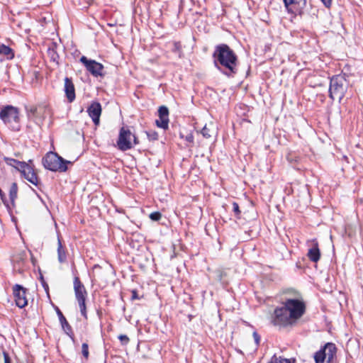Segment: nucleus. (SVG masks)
I'll return each mask as SVG.
<instances>
[{"label": "nucleus", "instance_id": "obj_1", "mask_svg": "<svg viewBox=\"0 0 363 363\" xmlns=\"http://www.w3.org/2000/svg\"><path fill=\"white\" fill-rule=\"evenodd\" d=\"M306 305L298 298H285L272 315V323L279 328L294 326L305 313Z\"/></svg>", "mask_w": 363, "mask_h": 363}, {"label": "nucleus", "instance_id": "obj_2", "mask_svg": "<svg viewBox=\"0 0 363 363\" xmlns=\"http://www.w3.org/2000/svg\"><path fill=\"white\" fill-rule=\"evenodd\" d=\"M215 67L228 77H234L238 71V59L235 52L226 44L216 46L212 55Z\"/></svg>", "mask_w": 363, "mask_h": 363}, {"label": "nucleus", "instance_id": "obj_3", "mask_svg": "<svg viewBox=\"0 0 363 363\" xmlns=\"http://www.w3.org/2000/svg\"><path fill=\"white\" fill-rule=\"evenodd\" d=\"M350 82L345 74H337L330 78L329 85V97L334 101L337 99L339 102L345 96Z\"/></svg>", "mask_w": 363, "mask_h": 363}, {"label": "nucleus", "instance_id": "obj_4", "mask_svg": "<svg viewBox=\"0 0 363 363\" xmlns=\"http://www.w3.org/2000/svg\"><path fill=\"white\" fill-rule=\"evenodd\" d=\"M67 164L71 162L64 160L57 153L50 152L43 158V164L44 167L52 172H65L67 169Z\"/></svg>", "mask_w": 363, "mask_h": 363}, {"label": "nucleus", "instance_id": "obj_5", "mask_svg": "<svg viewBox=\"0 0 363 363\" xmlns=\"http://www.w3.org/2000/svg\"><path fill=\"white\" fill-rule=\"evenodd\" d=\"M0 118L13 130H19V112L13 106H6L0 111Z\"/></svg>", "mask_w": 363, "mask_h": 363}, {"label": "nucleus", "instance_id": "obj_6", "mask_svg": "<svg viewBox=\"0 0 363 363\" xmlns=\"http://www.w3.org/2000/svg\"><path fill=\"white\" fill-rule=\"evenodd\" d=\"M337 348L332 342L326 343L314 354L315 363H330L336 355Z\"/></svg>", "mask_w": 363, "mask_h": 363}, {"label": "nucleus", "instance_id": "obj_7", "mask_svg": "<svg viewBox=\"0 0 363 363\" xmlns=\"http://www.w3.org/2000/svg\"><path fill=\"white\" fill-rule=\"evenodd\" d=\"M289 13L302 16L306 11L307 0H283Z\"/></svg>", "mask_w": 363, "mask_h": 363}, {"label": "nucleus", "instance_id": "obj_8", "mask_svg": "<svg viewBox=\"0 0 363 363\" xmlns=\"http://www.w3.org/2000/svg\"><path fill=\"white\" fill-rule=\"evenodd\" d=\"M80 62L94 77H104L105 75V73L103 72L104 67L102 64L94 60H89L85 56H82L80 58Z\"/></svg>", "mask_w": 363, "mask_h": 363}, {"label": "nucleus", "instance_id": "obj_9", "mask_svg": "<svg viewBox=\"0 0 363 363\" xmlns=\"http://www.w3.org/2000/svg\"><path fill=\"white\" fill-rule=\"evenodd\" d=\"M132 133L125 128H121L117 140V146L121 151H126L133 147Z\"/></svg>", "mask_w": 363, "mask_h": 363}, {"label": "nucleus", "instance_id": "obj_10", "mask_svg": "<svg viewBox=\"0 0 363 363\" xmlns=\"http://www.w3.org/2000/svg\"><path fill=\"white\" fill-rule=\"evenodd\" d=\"M13 291L16 306L21 308L27 306L26 289L21 285L16 284L13 286Z\"/></svg>", "mask_w": 363, "mask_h": 363}, {"label": "nucleus", "instance_id": "obj_11", "mask_svg": "<svg viewBox=\"0 0 363 363\" xmlns=\"http://www.w3.org/2000/svg\"><path fill=\"white\" fill-rule=\"evenodd\" d=\"M159 119L155 123L157 127L167 130L169 127V109L165 106H160L158 109Z\"/></svg>", "mask_w": 363, "mask_h": 363}, {"label": "nucleus", "instance_id": "obj_12", "mask_svg": "<svg viewBox=\"0 0 363 363\" xmlns=\"http://www.w3.org/2000/svg\"><path fill=\"white\" fill-rule=\"evenodd\" d=\"M101 111V105L99 102L91 103L87 108L89 116L91 118L94 123L96 125L99 124Z\"/></svg>", "mask_w": 363, "mask_h": 363}, {"label": "nucleus", "instance_id": "obj_13", "mask_svg": "<svg viewBox=\"0 0 363 363\" xmlns=\"http://www.w3.org/2000/svg\"><path fill=\"white\" fill-rule=\"evenodd\" d=\"M56 312L59 318V320L60 322V324L62 325V328L64 330V332L72 340H74V335L72 331V328L71 325L67 322V319L62 314V311L59 309L58 307H56Z\"/></svg>", "mask_w": 363, "mask_h": 363}, {"label": "nucleus", "instance_id": "obj_14", "mask_svg": "<svg viewBox=\"0 0 363 363\" xmlns=\"http://www.w3.org/2000/svg\"><path fill=\"white\" fill-rule=\"evenodd\" d=\"M74 291L77 300L86 298V290L78 277H75L74 279Z\"/></svg>", "mask_w": 363, "mask_h": 363}, {"label": "nucleus", "instance_id": "obj_15", "mask_svg": "<svg viewBox=\"0 0 363 363\" xmlns=\"http://www.w3.org/2000/svg\"><path fill=\"white\" fill-rule=\"evenodd\" d=\"M20 172L24 177V178L26 179L28 182H30V183L35 186L38 185V176L36 173L34 172L33 167H31L29 164H26V167L23 168Z\"/></svg>", "mask_w": 363, "mask_h": 363}, {"label": "nucleus", "instance_id": "obj_16", "mask_svg": "<svg viewBox=\"0 0 363 363\" xmlns=\"http://www.w3.org/2000/svg\"><path fill=\"white\" fill-rule=\"evenodd\" d=\"M65 91L68 101L72 102L76 96L74 86L70 78L65 77Z\"/></svg>", "mask_w": 363, "mask_h": 363}, {"label": "nucleus", "instance_id": "obj_17", "mask_svg": "<svg viewBox=\"0 0 363 363\" xmlns=\"http://www.w3.org/2000/svg\"><path fill=\"white\" fill-rule=\"evenodd\" d=\"M307 256L308 259L313 262H317L320 259V252L318 243L316 241H314L312 247L308 250Z\"/></svg>", "mask_w": 363, "mask_h": 363}, {"label": "nucleus", "instance_id": "obj_18", "mask_svg": "<svg viewBox=\"0 0 363 363\" xmlns=\"http://www.w3.org/2000/svg\"><path fill=\"white\" fill-rule=\"evenodd\" d=\"M57 259L60 263H64L67 260L66 250L62 246L60 236H57Z\"/></svg>", "mask_w": 363, "mask_h": 363}, {"label": "nucleus", "instance_id": "obj_19", "mask_svg": "<svg viewBox=\"0 0 363 363\" xmlns=\"http://www.w3.org/2000/svg\"><path fill=\"white\" fill-rule=\"evenodd\" d=\"M4 161L8 165L14 167L16 169H17L19 172L26 167V164H27L26 162H21L17 160L9 158V157H4Z\"/></svg>", "mask_w": 363, "mask_h": 363}, {"label": "nucleus", "instance_id": "obj_20", "mask_svg": "<svg viewBox=\"0 0 363 363\" xmlns=\"http://www.w3.org/2000/svg\"><path fill=\"white\" fill-rule=\"evenodd\" d=\"M0 55L4 56L7 60H12L14 57V51L4 44H0Z\"/></svg>", "mask_w": 363, "mask_h": 363}, {"label": "nucleus", "instance_id": "obj_21", "mask_svg": "<svg viewBox=\"0 0 363 363\" xmlns=\"http://www.w3.org/2000/svg\"><path fill=\"white\" fill-rule=\"evenodd\" d=\"M18 186L17 184L13 182L11 184L9 189V198L11 200V205L15 206V199L17 198Z\"/></svg>", "mask_w": 363, "mask_h": 363}, {"label": "nucleus", "instance_id": "obj_22", "mask_svg": "<svg viewBox=\"0 0 363 363\" xmlns=\"http://www.w3.org/2000/svg\"><path fill=\"white\" fill-rule=\"evenodd\" d=\"M79 306L80 308L81 314L87 319L86 307V298L77 300Z\"/></svg>", "mask_w": 363, "mask_h": 363}, {"label": "nucleus", "instance_id": "obj_23", "mask_svg": "<svg viewBox=\"0 0 363 363\" xmlns=\"http://www.w3.org/2000/svg\"><path fill=\"white\" fill-rule=\"evenodd\" d=\"M269 363H291V360L286 358H282L281 357H274L271 362ZM292 363H295V359L292 360Z\"/></svg>", "mask_w": 363, "mask_h": 363}, {"label": "nucleus", "instance_id": "obj_24", "mask_svg": "<svg viewBox=\"0 0 363 363\" xmlns=\"http://www.w3.org/2000/svg\"><path fill=\"white\" fill-rule=\"evenodd\" d=\"M211 130L206 125L201 130V133L205 138H210L211 137Z\"/></svg>", "mask_w": 363, "mask_h": 363}, {"label": "nucleus", "instance_id": "obj_25", "mask_svg": "<svg viewBox=\"0 0 363 363\" xmlns=\"http://www.w3.org/2000/svg\"><path fill=\"white\" fill-rule=\"evenodd\" d=\"M173 52L178 53L179 55L182 52V44L180 42H174L172 49Z\"/></svg>", "mask_w": 363, "mask_h": 363}, {"label": "nucleus", "instance_id": "obj_26", "mask_svg": "<svg viewBox=\"0 0 363 363\" xmlns=\"http://www.w3.org/2000/svg\"><path fill=\"white\" fill-rule=\"evenodd\" d=\"M233 211L235 213V216L237 218H240V213H241V211L240 210V208H239V206H238V203H236V202H233Z\"/></svg>", "mask_w": 363, "mask_h": 363}, {"label": "nucleus", "instance_id": "obj_27", "mask_svg": "<svg viewBox=\"0 0 363 363\" xmlns=\"http://www.w3.org/2000/svg\"><path fill=\"white\" fill-rule=\"evenodd\" d=\"M150 218L154 221H158L162 218V214L159 211H155L150 214Z\"/></svg>", "mask_w": 363, "mask_h": 363}, {"label": "nucleus", "instance_id": "obj_28", "mask_svg": "<svg viewBox=\"0 0 363 363\" xmlns=\"http://www.w3.org/2000/svg\"><path fill=\"white\" fill-rule=\"evenodd\" d=\"M146 134L150 140H157L158 139V134L154 130L147 131Z\"/></svg>", "mask_w": 363, "mask_h": 363}, {"label": "nucleus", "instance_id": "obj_29", "mask_svg": "<svg viewBox=\"0 0 363 363\" xmlns=\"http://www.w3.org/2000/svg\"><path fill=\"white\" fill-rule=\"evenodd\" d=\"M82 355L87 359L89 357V345L87 343H83L82 345Z\"/></svg>", "mask_w": 363, "mask_h": 363}, {"label": "nucleus", "instance_id": "obj_30", "mask_svg": "<svg viewBox=\"0 0 363 363\" xmlns=\"http://www.w3.org/2000/svg\"><path fill=\"white\" fill-rule=\"evenodd\" d=\"M118 339L121 341V345H126L128 344L130 339L126 335H120Z\"/></svg>", "mask_w": 363, "mask_h": 363}, {"label": "nucleus", "instance_id": "obj_31", "mask_svg": "<svg viewBox=\"0 0 363 363\" xmlns=\"http://www.w3.org/2000/svg\"><path fill=\"white\" fill-rule=\"evenodd\" d=\"M49 52V55L50 56V58L52 61L54 62H57L58 58H59V55H57V53L54 50V49H49L48 50Z\"/></svg>", "mask_w": 363, "mask_h": 363}, {"label": "nucleus", "instance_id": "obj_32", "mask_svg": "<svg viewBox=\"0 0 363 363\" xmlns=\"http://www.w3.org/2000/svg\"><path fill=\"white\" fill-rule=\"evenodd\" d=\"M252 336L256 344V346H258L260 343V335L256 331H254L252 333Z\"/></svg>", "mask_w": 363, "mask_h": 363}, {"label": "nucleus", "instance_id": "obj_33", "mask_svg": "<svg viewBox=\"0 0 363 363\" xmlns=\"http://www.w3.org/2000/svg\"><path fill=\"white\" fill-rule=\"evenodd\" d=\"M37 110H38V108L36 106H31L29 109L27 110L28 116H35V114L37 113Z\"/></svg>", "mask_w": 363, "mask_h": 363}, {"label": "nucleus", "instance_id": "obj_34", "mask_svg": "<svg viewBox=\"0 0 363 363\" xmlns=\"http://www.w3.org/2000/svg\"><path fill=\"white\" fill-rule=\"evenodd\" d=\"M3 355L4 359V363H11V359L7 352L3 351Z\"/></svg>", "mask_w": 363, "mask_h": 363}, {"label": "nucleus", "instance_id": "obj_35", "mask_svg": "<svg viewBox=\"0 0 363 363\" xmlns=\"http://www.w3.org/2000/svg\"><path fill=\"white\" fill-rule=\"evenodd\" d=\"M322 1V3L323 4V5L326 7V8H330L331 6V4H332V0H320Z\"/></svg>", "mask_w": 363, "mask_h": 363}, {"label": "nucleus", "instance_id": "obj_36", "mask_svg": "<svg viewBox=\"0 0 363 363\" xmlns=\"http://www.w3.org/2000/svg\"><path fill=\"white\" fill-rule=\"evenodd\" d=\"M185 140L189 142V143H193L194 142V136L191 133H189L188 134L186 138H185Z\"/></svg>", "mask_w": 363, "mask_h": 363}, {"label": "nucleus", "instance_id": "obj_37", "mask_svg": "<svg viewBox=\"0 0 363 363\" xmlns=\"http://www.w3.org/2000/svg\"><path fill=\"white\" fill-rule=\"evenodd\" d=\"M138 296L136 291H132V299H138Z\"/></svg>", "mask_w": 363, "mask_h": 363}, {"label": "nucleus", "instance_id": "obj_38", "mask_svg": "<svg viewBox=\"0 0 363 363\" xmlns=\"http://www.w3.org/2000/svg\"><path fill=\"white\" fill-rule=\"evenodd\" d=\"M132 138H133V144H134V145H137V144H138V143H139V141H138V140L137 137H136L135 135H133V134H132Z\"/></svg>", "mask_w": 363, "mask_h": 363}, {"label": "nucleus", "instance_id": "obj_39", "mask_svg": "<svg viewBox=\"0 0 363 363\" xmlns=\"http://www.w3.org/2000/svg\"><path fill=\"white\" fill-rule=\"evenodd\" d=\"M41 279H42V281H43V277H41ZM43 286H44L45 288V287H46V288H48V285L47 284H45L44 281H43Z\"/></svg>", "mask_w": 363, "mask_h": 363}]
</instances>
